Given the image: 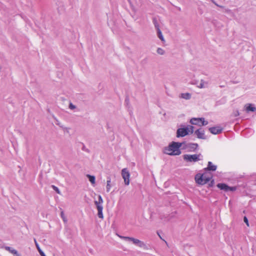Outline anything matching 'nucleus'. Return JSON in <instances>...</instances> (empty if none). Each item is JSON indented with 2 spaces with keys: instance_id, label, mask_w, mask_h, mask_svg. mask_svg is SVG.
I'll return each instance as SVG.
<instances>
[{
  "instance_id": "obj_1",
  "label": "nucleus",
  "mask_w": 256,
  "mask_h": 256,
  "mask_svg": "<svg viewBox=\"0 0 256 256\" xmlns=\"http://www.w3.org/2000/svg\"><path fill=\"white\" fill-rule=\"evenodd\" d=\"M181 146L182 144L180 143L172 142L168 146L164 148V152L172 156L179 155L181 153L180 150Z\"/></svg>"
},
{
  "instance_id": "obj_2",
  "label": "nucleus",
  "mask_w": 256,
  "mask_h": 256,
  "mask_svg": "<svg viewBox=\"0 0 256 256\" xmlns=\"http://www.w3.org/2000/svg\"><path fill=\"white\" fill-rule=\"evenodd\" d=\"M212 178L211 172H206L202 174H198L195 176L196 183L200 185H204L208 182Z\"/></svg>"
},
{
  "instance_id": "obj_3",
  "label": "nucleus",
  "mask_w": 256,
  "mask_h": 256,
  "mask_svg": "<svg viewBox=\"0 0 256 256\" xmlns=\"http://www.w3.org/2000/svg\"><path fill=\"white\" fill-rule=\"evenodd\" d=\"M184 160L189 162H195L202 160V156L200 154H184L183 156Z\"/></svg>"
},
{
  "instance_id": "obj_4",
  "label": "nucleus",
  "mask_w": 256,
  "mask_h": 256,
  "mask_svg": "<svg viewBox=\"0 0 256 256\" xmlns=\"http://www.w3.org/2000/svg\"><path fill=\"white\" fill-rule=\"evenodd\" d=\"M194 126H189L185 128H180L177 130L176 136L184 137L188 135L189 133L192 134L194 132Z\"/></svg>"
},
{
  "instance_id": "obj_5",
  "label": "nucleus",
  "mask_w": 256,
  "mask_h": 256,
  "mask_svg": "<svg viewBox=\"0 0 256 256\" xmlns=\"http://www.w3.org/2000/svg\"><path fill=\"white\" fill-rule=\"evenodd\" d=\"M103 203V200L100 196H98V201H95L94 204L96 206V208L98 211V216L100 218H103L104 216L102 214V210L103 207L102 204Z\"/></svg>"
},
{
  "instance_id": "obj_6",
  "label": "nucleus",
  "mask_w": 256,
  "mask_h": 256,
  "mask_svg": "<svg viewBox=\"0 0 256 256\" xmlns=\"http://www.w3.org/2000/svg\"><path fill=\"white\" fill-rule=\"evenodd\" d=\"M190 123L192 124L198 125L200 126H206L208 124V122L204 120V118H192L190 120Z\"/></svg>"
},
{
  "instance_id": "obj_7",
  "label": "nucleus",
  "mask_w": 256,
  "mask_h": 256,
  "mask_svg": "<svg viewBox=\"0 0 256 256\" xmlns=\"http://www.w3.org/2000/svg\"><path fill=\"white\" fill-rule=\"evenodd\" d=\"M122 176L124 180L126 185H128L130 184V174L126 168H123L122 170Z\"/></svg>"
},
{
  "instance_id": "obj_8",
  "label": "nucleus",
  "mask_w": 256,
  "mask_h": 256,
  "mask_svg": "<svg viewBox=\"0 0 256 256\" xmlns=\"http://www.w3.org/2000/svg\"><path fill=\"white\" fill-rule=\"evenodd\" d=\"M218 188L222 190H224L226 192L228 191H234L236 190V187H230L225 184H217Z\"/></svg>"
},
{
  "instance_id": "obj_9",
  "label": "nucleus",
  "mask_w": 256,
  "mask_h": 256,
  "mask_svg": "<svg viewBox=\"0 0 256 256\" xmlns=\"http://www.w3.org/2000/svg\"><path fill=\"white\" fill-rule=\"evenodd\" d=\"M122 238L125 240H130V241L132 242L134 244H138L140 246H142L143 244L142 242L141 241H140V240H138V239L128 237V236H123Z\"/></svg>"
},
{
  "instance_id": "obj_10",
  "label": "nucleus",
  "mask_w": 256,
  "mask_h": 256,
  "mask_svg": "<svg viewBox=\"0 0 256 256\" xmlns=\"http://www.w3.org/2000/svg\"><path fill=\"white\" fill-rule=\"evenodd\" d=\"M209 130L212 134H216L221 133L222 128L218 126L212 127L210 128Z\"/></svg>"
},
{
  "instance_id": "obj_11",
  "label": "nucleus",
  "mask_w": 256,
  "mask_h": 256,
  "mask_svg": "<svg viewBox=\"0 0 256 256\" xmlns=\"http://www.w3.org/2000/svg\"><path fill=\"white\" fill-rule=\"evenodd\" d=\"M195 134L197 136V138L200 139H204V132L202 128H200L195 132Z\"/></svg>"
},
{
  "instance_id": "obj_12",
  "label": "nucleus",
  "mask_w": 256,
  "mask_h": 256,
  "mask_svg": "<svg viewBox=\"0 0 256 256\" xmlns=\"http://www.w3.org/2000/svg\"><path fill=\"white\" fill-rule=\"evenodd\" d=\"M217 166L214 165L212 162H208V167L205 168L206 170L215 171L216 170Z\"/></svg>"
},
{
  "instance_id": "obj_13",
  "label": "nucleus",
  "mask_w": 256,
  "mask_h": 256,
  "mask_svg": "<svg viewBox=\"0 0 256 256\" xmlns=\"http://www.w3.org/2000/svg\"><path fill=\"white\" fill-rule=\"evenodd\" d=\"M156 28V30H157V31H158V38L162 40V42H164V38L162 36V32L160 31V28H159V26L158 25H155Z\"/></svg>"
},
{
  "instance_id": "obj_14",
  "label": "nucleus",
  "mask_w": 256,
  "mask_h": 256,
  "mask_svg": "<svg viewBox=\"0 0 256 256\" xmlns=\"http://www.w3.org/2000/svg\"><path fill=\"white\" fill-rule=\"evenodd\" d=\"M246 110L247 112L250 111L254 112L256 110V108L252 106L251 104H248L247 106H246Z\"/></svg>"
},
{
  "instance_id": "obj_15",
  "label": "nucleus",
  "mask_w": 256,
  "mask_h": 256,
  "mask_svg": "<svg viewBox=\"0 0 256 256\" xmlns=\"http://www.w3.org/2000/svg\"><path fill=\"white\" fill-rule=\"evenodd\" d=\"M6 250H9L12 254H14V255H16V256H19V254L16 250L14 249L12 250L10 247H6Z\"/></svg>"
},
{
  "instance_id": "obj_16",
  "label": "nucleus",
  "mask_w": 256,
  "mask_h": 256,
  "mask_svg": "<svg viewBox=\"0 0 256 256\" xmlns=\"http://www.w3.org/2000/svg\"><path fill=\"white\" fill-rule=\"evenodd\" d=\"M87 177L88 178L89 180L92 184H95V177L94 176L88 174Z\"/></svg>"
},
{
  "instance_id": "obj_17",
  "label": "nucleus",
  "mask_w": 256,
  "mask_h": 256,
  "mask_svg": "<svg viewBox=\"0 0 256 256\" xmlns=\"http://www.w3.org/2000/svg\"><path fill=\"white\" fill-rule=\"evenodd\" d=\"M111 188L110 180H108L106 182V191L109 192Z\"/></svg>"
},
{
  "instance_id": "obj_18",
  "label": "nucleus",
  "mask_w": 256,
  "mask_h": 256,
  "mask_svg": "<svg viewBox=\"0 0 256 256\" xmlns=\"http://www.w3.org/2000/svg\"><path fill=\"white\" fill-rule=\"evenodd\" d=\"M182 96L184 98L189 99L190 98V95L188 93H186V94H182Z\"/></svg>"
},
{
  "instance_id": "obj_19",
  "label": "nucleus",
  "mask_w": 256,
  "mask_h": 256,
  "mask_svg": "<svg viewBox=\"0 0 256 256\" xmlns=\"http://www.w3.org/2000/svg\"><path fill=\"white\" fill-rule=\"evenodd\" d=\"M198 147V144H191L190 145V148L194 149V150H196Z\"/></svg>"
},
{
  "instance_id": "obj_20",
  "label": "nucleus",
  "mask_w": 256,
  "mask_h": 256,
  "mask_svg": "<svg viewBox=\"0 0 256 256\" xmlns=\"http://www.w3.org/2000/svg\"><path fill=\"white\" fill-rule=\"evenodd\" d=\"M157 52L160 54H164V51L163 49L161 48H158L157 50Z\"/></svg>"
},
{
  "instance_id": "obj_21",
  "label": "nucleus",
  "mask_w": 256,
  "mask_h": 256,
  "mask_svg": "<svg viewBox=\"0 0 256 256\" xmlns=\"http://www.w3.org/2000/svg\"><path fill=\"white\" fill-rule=\"evenodd\" d=\"M52 188L58 194H60L58 188L56 186L52 185Z\"/></svg>"
},
{
  "instance_id": "obj_22",
  "label": "nucleus",
  "mask_w": 256,
  "mask_h": 256,
  "mask_svg": "<svg viewBox=\"0 0 256 256\" xmlns=\"http://www.w3.org/2000/svg\"><path fill=\"white\" fill-rule=\"evenodd\" d=\"M244 222L248 226H249V224L248 222V220L246 216H244Z\"/></svg>"
},
{
  "instance_id": "obj_23",
  "label": "nucleus",
  "mask_w": 256,
  "mask_h": 256,
  "mask_svg": "<svg viewBox=\"0 0 256 256\" xmlns=\"http://www.w3.org/2000/svg\"><path fill=\"white\" fill-rule=\"evenodd\" d=\"M60 215H61V216H62V218L63 219L64 221L66 222V218L64 216V214L63 212H61Z\"/></svg>"
},
{
  "instance_id": "obj_24",
  "label": "nucleus",
  "mask_w": 256,
  "mask_h": 256,
  "mask_svg": "<svg viewBox=\"0 0 256 256\" xmlns=\"http://www.w3.org/2000/svg\"><path fill=\"white\" fill-rule=\"evenodd\" d=\"M34 242L36 244V247L37 248L38 250H39V248H40V246H39V245L37 243V242L36 240V239H34Z\"/></svg>"
},
{
  "instance_id": "obj_25",
  "label": "nucleus",
  "mask_w": 256,
  "mask_h": 256,
  "mask_svg": "<svg viewBox=\"0 0 256 256\" xmlns=\"http://www.w3.org/2000/svg\"><path fill=\"white\" fill-rule=\"evenodd\" d=\"M70 109H72V110L74 109L75 108V106H74L72 104H70Z\"/></svg>"
},
{
  "instance_id": "obj_26",
  "label": "nucleus",
  "mask_w": 256,
  "mask_h": 256,
  "mask_svg": "<svg viewBox=\"0 0 256 256\" xmlns=\"http://www.w3.org/2000/svg\"><path fill=\"white\" fill-rule=\"evenodd\" d=\"M38 250V252H39L40 254H42V253H44V252L40 250V248H39V250Z\"/></svg>"
},
{
  "instance_id": "obj_27",
  "label": "nucleus",
  "mask_w": 256,
  "mask_h": 256,
  "mask_svg": "<svg viewBox=\"0 0 256 256\" xmlns=\"http://www.w3.org/2000/svg\"><path fill=\"white\" fill-rule=\"evenodd\" d=\"M38 250V252H39L40 254H42V253H44V252L40 250V248H39V250Z\"/></svg>"
},
{
  "instance_id": "obj_28",
  "label": "nucleus",
  "mask_w": 256,
  "mask_h": 256,
  "mask_svg": "<svg viewBox=\"0 0 256 256\" xmlns=\"http://www.w3.org/2000/svg\"><path fill=\"white\" fill-rule=\"evenodd\" d=\"M44 255H45V254H44V252L42 254H40L41 256H44Z\"/></svg>"
},
{
  "instance_id": "obj_29",
  "label": "nucleus",
  "mask_w": 256,
  "mask_h": 256,
  "mask_svg": "<svg viewBox=\"0 0 256 256\" xmlns=\"http://www.w3.org/2000/svg\"><path fill=\"white\" fill-rule=\"evenodd\" d=\"M46 256V255H44V256Z\"/></svg>"
}]
</instances>
